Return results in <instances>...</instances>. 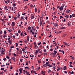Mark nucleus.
<instances>
[{
    "mask_svg": "<svg viewBox=\"0 0 75 75\" xmlns=\"http://www.w3.org/2000/svg\"><path fill=\"white\" fill-rule=\"evenodd\" d=\"M11 59H13V61H14V62H15V61H16V57H11Z\"/></svg>",
    "mask_w": 75,
    "mask_h": 75,
    "instance_id": "f257e3e1",
    "label": "nucleus"
},
{
    "mask_svg": "<svg viewBox=\"0 0 75 75\" xmlns=\"http://www.w3.org/2000/svg\"><path fill=\"white\" fill-rule=\"evenodd\" d=\"M63 8H64V7L62 6H61L60 8H59V9L61 10V11H62V10H63Z\"/></svg>",
    "mask_w": 75,
    "mask_h": 75,
    "instance_id": "f03ea898",
    "label": "nucleus"
},
{
    "mask_svg": "<svg viewBox=\"0 0 75 75\" xmlns=\"http://www.w3.org/2000/svg\"><path fill=\"white\" fill-rule=\"evenodd\" d=\"M40 26H41L42 25V21L41 20L40 21Z\"/></svg>",
    "mask_w": 75,
    "mask_h": 75,
    "instance_id": "7ed1b4c3",
    "label": "nucleus"
},
{
    "mask_svg": "<svg viewBox=\"0 0 75 75\" xmlns=\"http://www.w3.org/2000/svg\"><path fill=\"white\" fill-rule=\"evenodd\" d=\"M51 54L53 55V57H55V54H54L53 52H52V53H51Z\"/></svg>",
    "mask_w": 75,
    "mask_h": 75,
    "instance_id": "20e7f679",
    "label": "nucleus"
},
{
    "mask_svg": "<svg viewBox=\"0 0 75 75\" xmlns=\"http://www.w3.org/2000/svg\"><path fill=\"white\" fill-rule=\"evenodd\" d=\"M64 44V45H68V43H67L64 42H63Z\"/></svg>",
    "mask_w": 75,
    "mask_h": 75,
    "instance_id": "39448f33",
    "label": "nucleus"
},
{
    "mask_svg": "<svg viewBox=\"0 0 75 75\" xmlns=\"http://www.w3.org/2000/svg\"><path fill=\"white\" fill-rule=\"evenodd\" d=\"M38 51H39V53H40V54H41V50L39 49V48H38Z\"/></svg>",
    "mask_w": 75,
    "mask_h": 75,
    "instance_id": "423d86ee",
    "label": "nucleus"
},
{
    "mask_svg": "<svg viewBox=\"0 0 75 75\" xmlns=\"http://www.w3.org/2000/svg\"><path fill=\"white\" fill-rule=\"evenodd\" d=\"M31 20H32V19H33V18H34V15H33V16H31Z\"/></svg>",
    "mask_w": 75,
    "mask_h": 75,
    "instance_id": "0eeeda50",
    "label": "nucleus"
},
{
    "mask_svg": "<svg viewBox=\"0 0 75 75\" xmlns=\"http://www.w3.org/2000/svg\"><path fill=\"white\" fill-rule=\"evenodd\" d=\"M29 36H28L27 38V40L28 41H29Z\"/></svg>",
    "mask_w": 75,
    "mask_h": 75,
    "instance_id": "6e6552de",
    "label": "nucleus"
},
{
    "mask_svg": "<svg viewBox=\"0 0 75 75\" xmlns=\"http://www.w3.org/2000/svg\"><path fill=\"white\" fill-rule=\"evenodd\" d=\"M57 53V52L56 51H54V53L55 55Z\"/></svg>",
    "mask_w": 75,
    "mask_h": 75,
    "instance_id": "1a4fd4ad",
    "label": "nucleus"
},
{
    "mask_svg": "<svg viewBox=\"0 0 75 75\" xmlns=\"http://www.w3.org/2000/svg\"><path fill=\"white\" fill-rule=\"evenodd\" d=\"M66 28L65 27H62L61 28V29H63L64 30H65V29Z\"/></svg>",
    "mask_w": 75,
    "mask_h": 75,
    "instance_id": "9d476101",
    "label": "nucleus"
},
{
    "mask_svg": "<svg viewBox=\"0 0 75 75\" xmlns=\"http://www.w3.org/2000/svg\"><path fill=\"white\" fill-rule=\"evenodd\" d=\"M58 69H57V71H58L59 70H60V69H61V67H58L57 68Z\"/></svg>",
    "mask_w": 75,
    "mask_h": 75,
    "instance_id": "9b49d317",
    "label": "nucleus"
},
{
    "mask_svg": "<svg viewBox=\"0 0 75 75\" xmlns=\"http://www.w3.org/2000/svg\"><path fill=\"white\" fill-rule=\"evenodd\" d=\"M23 71V69H22V68H20L19 69V71Z\"/></svg>",
    "mask_w": 75,
    "mask_h": 75,
    "instance_id": "f8f14e48",
    "label": "nucleus"
},
{
    "mask_svg": "<svg viewBox=\"0 0 75 75\" xmlns=\"http://www.w3.org/2000/svg\"><path fill=\"white\" fill-rule=\"evenodd\" d=\"M12 25H15V22H13L12 23Z\"/></svg>",
    "mask_w": 75,
    "mask_h": 75,
    "instance_id": "ddd939ff",
    "label": "nucleus"
},
{
    "mask_svg": "<svg viewBox=\"0 0 75 75\" xmlns=\"http://www.w3.org/2000/svg\"><path fill=\"white\" fill-rule=\"evenodd\" d=\"M65 17H66L67 18H69V16L68 15H66V16H65Z\"/></svg>",
    "mask_w": 75,
    "mask_h": 75,
    "instance_id": "4468645a",
    "label": "nucleus"
},
{
    "mask_svg": "<svg viewBox=\"0 0 75 75\" xmlns=\"http://www.w3.org/2000/svg\"><path fill=\"white\" fill-rule=\"evenodd\" d=\"M28 29L29 30H30V29H31V27H30V26L28 27Z\"/></svg>",
    "mask_w": 75,
    "mask_h": 75,
    "instance_id": "2eb2a0df",
    "label": "nucleus"
},
{
    "mask_svg": "<svg viewBox=\"0 0 75 75\" xmlns=\"http://www.w3.org/2000/svg\"><path fill=\"white\" fill-rule=\"evenodd\" d=\"M67 25L68 26H71V24L69 23H67Z\"/></svg>",
    "mask_w": 75,
    "mask_h": 75,
    "instance_id": "dca6fc26",
    "label": "nucleus"
},
{
    "mask_svg": "<svg viewBox=\"0 0 75 75\" xmlns=\"http://www.w3.org/2000/svg\"><path fill=\"white\" fill-rule=\"evenodd\" d=\"M7 6H6L4 7V9L5 10H6V9H7Z\"/></svg>",
    "mask_w": 75,
    "mask_h": 75,
    "instance_id": "f3484780",
    "label": "nucleus"
},
{
    "mask_svg": "<svg viewBox=\"0 0 75 75\" xmlns=\"http://www.w3.org/2000/svg\"><path fill=\"white\" fill-rule=\"evenodd\" d=\"M38 50H36V52H35V54H38Z\"/></svg>",
    "mask_w": 75,
    "mask_h": 75,
    "instance_id": "a211bd4d",
    "label": "nucleus"
},
{
    "mask_svg": "<svg viewBox=\"0 0 75 75\" xmlns=\"http://www.w3.org/2000/svg\"><path fill=\"white\" fill-rule=\"evenodd\" d=\"M41 42H40V43H38V45H41Z\"/></svg>",
    "mask_w": 75,
    "mask_h": 75,
    "instance_id": "6ab92c4d",
    "label": "nucleus"
},
{
    "mask_svg": "<svg viewBox=\"0 0 75 75\" xmlns=\"http://www.w3.org/2000/svg\"><path fill=\"white\" fill-rule=\"evenodd\" d=\"M35 12H37V8H35Z\"/></svg>",
    "mask_w": 75,
    "mask_h": 75,
    "instance_id": "aec40b11",
    "label": "nucleus"
},
{
    "mask_svg": "<svg viewBox=\"0 0 75 75\" xmlns=\"http://www.w3.org/2000/svg\"><path fill=\"white\" fill-rule=\"evenodd\" d=\"M54 25V26H56V27H57L58 26V24H55Z\"/></svg>",
    "mask_w": 75,
    "mask_h": 75,
    "instance_id": "412c9836",
    "label": "nucleus"
},
{
    "mask_svg": "<svg viewBox=\"0 0 75 75\" xmlns=\"http://www.w3.org/2000/svg\"><path fill=\"white\" fill-rule=\"evenodd\" d=\"M8 42L9 43H11V40H9L8 41Z\"/></svg>",
    "mask_w": 75,
    "mask_h": 75,
    "instance_id": "4be33fe9",
    "label": "nucleus"
},
{
    "mask_svg": "<svg viewBox=\"0 0 75 75\" xmlns=\"http://www.w3.org/2000/svg\"><path fill=\"white\" fill-rule=\"evenodd\" d=\"M14 19L15 20H16L17 19V17H14Z\"/></svg>",
    "mask_w": 75,
    "mask_h": 75,
    "instance_id": "5701e85b",
    "label": "nucleus"
},
{
    "mask_svg": "<svg viewBox=\"0 0 75 75\" xmlns=\"http://www.w3.org/2000/svg\"><path fill=\"white\" fill-rule=\"evenodd\" d=\"M15 6H16V4H13V7H15Z\"/></svg>",
    "mask_w": 75,
    "mask_h": 75,
    "instance_id": "b1692460",
    "label": "nucleus"
},
{
    "mask_svg": "<svg viewBox=\"0 0 75 75\" xmlns=\"http://www.w3.org/2000/svg\"><path fill=\"white\" fill-rule=\"evenodd\" d=\"M18 33H21V31H20V29L18 30Z\"/></svg>",
    "mask_w": 75,
    "mask_h": 75,
    "instance_id": "393cba45",
    "label": "nucleus"
},
{
    "mask_svg": "<svg viewBox=\"0 0 75 75\" xmlns=\"http://www.w3.org/2000/svg\"><path fill=\"white\" fill-rule=\"evenodd\" d=\"M6 58L8 59H9V58H10V57H8V56H6Z\"/></svg>",
    "mask_w": 75,
    "mask_h": 75,
    "instance_id": "a878e982",
    "label": "nucleus"
},
{
    "mask_svg": "<svg viewBox=\"0 0 75 75\" xmlns=\"http://www.w3.org/2000/svg\"><path fill=\"white\" fill-rule=\"evenodd\" d=\"M24 42L25 43H27V40L25 39V40H24Z\"/></svg>",
    "mask_w": 75,
    "mask_h": 75,
    "instance_id": "bb28decb",
    "label": "nucleus"
},
{
    "mask_svg": "<svg viewBox=\"0 0 75 75\" xmlns=\"http://www.w3.org/2000/svg\"><path fill=\"white\" fill-rule=\"evenodd\" d=\"M13 55L14 57H16V56H17V54H15V53H13Z\"/></svg>",
    "mask_w": 75,
    "mask_h": 75,
    "instance_id": "cd10ccee",
    "label": "nucleus"
},
{
    "mask_svg": "<svg viewBox=\"0 0 75 75\" xmlns=\"http://www.w3.org/2000/svg\"><path fill=\"white\" fill-rule=\"evenodd\" d=\"M16 47H18V43H16Z\"/></svg>",
    "mask_w": 75,
    "mask_h": 75,
    "instance_id": "c85d7f7f",
    "label": "nucleus"
},
{
    "mask_svg": "<svg viewBox=\"0 0 75 75\" xmlns=\"http://www.w3.org/2000/svg\"><path fill=\"white\" fill-rule=\"evenodd\" d=\"M66 67H67L66 66H64V68L65 69H67V68Z\"/></svg>",
    "mask_w": 75,
    "mask_h": 75,
    "instance_id": "c756f323",
    "label": "nucleus"
},
{
    "mask_svg": "<svg viewBox=\"0 0 75 75\" xmlns=\"http://www.w3.org/2000/svg\"><path fill=\"white\" fill-rule=\"evenodd\" d=\"M69 67H71V68H73V66H72V65L71 64H70Z\"/></svg>",
    "mask_w": 75,
    "mask_h": 75,
    "instance_id": "7c9ffc66",
    "label": "nucleus"
},
{
    "mask_svg": "<svg viewBox=\"0 0 75 75\" xmlns=\"http://www.w3.org/2000/svg\"><path fill=\"white\" fill-rule=\"evenodd\" d=\"M10 48H14V46H12L11 47H10Z\"/></svg>",
    "mask_w": 75,
    "mask_h": 75,
    "instance_id": "2f4dec72",
    "label": "nucleus"
},
{
    "mask_svg": "<svg viewBox=\"0 0 75 75\" xmlns=\"http://www.w3.org/2000/svg\"><path fill=\"white\" fill-rule=\"evenodd\" d=\"M38 63H39V64H40L41 63V61H40V60H38Z\"/></svg>",
    "mask_w": 75,
    "mask_h": 75,
    "instance_id": "473e14b6",
    "label": "nucleus"
},
{
    "mask_svg": "<svg viewBox=\"0 0 75 75\" xmlns=\"http://www.w3.org/2000/svg\"><path fill=\"white\" fill-rule=\"evenodd\" d=\"M42 74H44V71H41Z\"/></svg>",
    "mask_w": 75,
    "mask_h": 75,
    "instance_id": "72a5a7b5",
    "label": "nucleus"
},
{
    "mask_svg": "<svg viewBox=\"0 0 75 75\" xmlns=\"http://www.w3.org/2000/svg\"><path fill=\"white\" fill-rule=\"evenodd\" d=\"M8 31H9V32H11V31H12V30H8Z\"/></svg>",
    "mask_w": 75,
    "mask_h": 75,
    "instance_id": "f704fd0d",
    "label": "nucleus"
},
{
    "mask_svg": "<svg viewBox=\"0 0 75 75\" xmlns=\"http://www.w3.org/2000/svg\"><path fill=\"white\" fill-rule=\"evenodd\" d=\"M8 2L9 3L10 2V0H7Z\"/></svg>",
    "mask_w": 75,
    "mask_h": 75,
    "instance_id": "c9c22d12",
    "label": "nucleus"
},
{
    "mask_svg": "<svg viewBox=\"0 0 75 75\" xmlns=\"http://www.w3.org/2000/svg\"><path fill=\"white\" fill-rule=\"evenodd\" d=\"M75 16V14H73L72 15V17H74Z\"/></svg>",
    "mask_w": 75,
    "mask_h": 75,
    "instance_id": "e433bc0d",
    "label": "nucleus"
},
{
    "mask_svg": "<svg viewBox=\"0 0 75 75\" xmlns=\"http://www.w3.org/2000/svg\"><path fill=\"white\" fill-rule=\"evenodd\" d=\"M61 52L62 53H63V54H64V51H63V50H62L61 51Z\"/></svg>",
    "mask_w": 75,
    "mask_h": 75,
    "instance_id": "4c0bfd02",
    "label": "nucleus"
},
{
    "mask_svg": "<svg viewBox=\"0 0 75 75\" xmlns=\"http://www.w3.org/2000/svg\"><path fill=\"white\" fill-rule=\"evenodd\" d=\"M45 66L46 67V68H47V67H48V64H45Z\"/></svg>",
    "mask_w": 75,
    "mask_h": 75,
    "instance_id": "58836bf2",
    "label": "nucleus"
},
{
    "mask_svg": "<svg viewBox=\"0 0 75 75\" xmlns=\"http://www.w3.org/2000/svg\"><path fill=\"white\" fill-rule=\"evenodd\" d=\"M74 74V71H71V74Z\"/></svg>",
    "mask_w": 75,
    "mask_h": 75,
    "instance_id": "ea45409f",
    "label": "nucleus"
},
{
    "mask_svg": "<svg viewBox=\"0 0 75 75\" xmlns=\"http://www.w3.org/2000/svg\"><path fill=\"white\" fill-rule=\"evenodd\" d=\"M40 51H41V52L40 53H41V54H42V50H40Z\"/></svg>",
    "mask_w": 75,
    "mask_h": 75,
    "instance_id": "a19ab883",
    "label": "nucleus"
},
{
    "mask_svg": "<svg viewBox=\"0 0 75 75\" xmlns=\"http://www.w3.org/2000/svg\"><path fill=\"white\" fill-rule=\"evenodd\" d=\"M22 51H25V49H24V48L22 49Z\"/></svg>",
    "mask_w": 75,
    "mask_h": 75,
    "instance_id": "79ce46f5",
    "label": "nucleus"
},
{
    "mask_svg": "<svg viewBox=\"0 0 75 75\" xmlns=\"http://www.w3.org/2000/svg\"><path fill=\"white\" fill-rule=\"evenodd\" d=\"M40 69V67H38V70H39Z\"/></svg>",
    "mask_w": 75,
    "mask_h": 75,
    "instance_id": "37998d69",
    "label": "nucleus"
},
{
    "mask_svg": "<svg viewBox=\"0 0 75 75\" xmlns=\"http://www.w3.org/2000/svg\"><path fill=\"white\" fill-rule=\"evenodd\" d=\"M26 65H28V62H27L26 63Z\"/></svg>",
    "mask_w": 75,
    "mask_h": 75,
    "instance_id": "c03bdc74",
    "label": "nucleus"
},
{
    "mask_svg": "<svg viewBox=\"0 0 75 75\" xmlns=\"http://www.w3.org/2000/svg\"><path fill=\"white\" fill-rule=\"evenodd\" d=\"M26 14V13H24L22 14V15H23V16H25V14Z\"/></svg>",
    "mask_w": 75,
    "mask_h": 75,
    "instance_id": "a18cd8bd",
    "label": "nucleus"
},
{
    "mask_svg": "<svg viewBox=\"0 0 75 75\" xmlns=\"http://www.w3.org/2000/svg\"><path fill=\"white\" fill-rule=\"evenodd\" d=\"M13 68V67H12V66H11V67L10 68V69H12Z\"/></svg>",
    "mask_w": 75,
    "mask_h": 75,
    "instance_id": "49530a36",
    "label": "nucleus"
},
{
    "mask_svg": "<svg viewBox=\"0 0 75 75\" xmlns=\"http://www.w3.org/2000/svg\"><path fill=\"white\" fill-rule=\"evenodd\" d=\"M3 60H4V61H6V58H4L3 59Z\"/></svg>",
    "mask_w": 75,
    "mask_h": 75,
    "instance_id": "de8ad7c7",
    "label": "nucleus"
},
{
    "mask_svg": "<svg viewBox=\"0 0 75 75\" xmlns=\"http://www.w3.org/2000/svg\"><path fill=\"white\" fill-rule=\"evenodd\" d=\"M1 70H4V68H1Z\"/></svg>",
    "mask_w": 75,
    "mask_h": 75,
    "instance_id": "09e8293b",
    "label": "nucleus"
},
{
    "mask_svg": "<svg viewBox=\"0 0 75 75\" xmlns=\"http://www.w3.org/2000/svg\"><path fill=\"white\" fill-rule=\"evenodd\" d=\"M6 30H5L4 32V34H6Z\"/></svg>",
    "mask_w": 75,
    "mask_h": 75,
    "instance_id": "8fccbe9b",
    "label": "nucleus"
},
{
    "mask_svg": "<svg viewBox=\"0 0 75 75\" xmlns=\"http://www.w3.org/2000/svg\"><path fill=\"white\" fill-rule=\"evenodd\" d=\"M33 7V5L32 4H31L30 5V7Z\"/></svg>",
    "mask_w": 75,
    "mask_h": 75,
    "instance_id": "3c124183",
    "label": "nucleus"
},
{
    "mask_svg": "<svg viewBox=\"0 0 75 75\" xmlns=\"http://www.w3.org/2000/svg\"><path fill=\"white\" fill-rule=\"evenodd\" d=\"M13 38H16V36L14 35H13Z\"/></svg>",
    "mask_w": 75,
    "mask_h": 75,
    "instance_id": "603ef678",
    "label": "nucleus"
},
{
    "mask_svg": "<svg viewBox=\"0 0 75 75\" xmlns=\"http://www.w3.org/2000/svg\"><path fill=\"white\" fill-rule=\"evenodd\" d=\"M34 29V26H32V30H33Z\"/></svg>",
    "mask_w": 75,
    "mask_h": 75,
    "instance_id": "864d4df0",
    "label": "nucleus"
},
{
    "mask_svg": "<svg viewBox=\"0 0 75 75\" xmlns=\"http://www.w3.org/2000/svg\"><path fill=\"white\" fill-rule=\"evenodd\" d=\"M6 71H7V69H6L4 70V72H6Z\"/></svg>",
    "mask_w": 75,
    "mask_h": 75,
    "instance_id": "5fc2aeb1",
    "label": "nucleus"
},
{
    "mask_svg": "<svg viewBox=\"0 0 75 75\" xmlns=\"http://www.w3.org/2000/svg\"><path fill=\"white\" fill-rule=\"evenodd\" d=\"M43 51L44 52H46V51H47V50H46L45 49V50H44Z\"/></svg>",
    "mask_w": 75,
    "mask_h": 75,
    "instance_id": "6e6d98bb",
    "label": "nucleus"
},
{
    "mask_svg": "<svg viewBox=\"0 0 75 75\" xmlns=\"http://www.w3.org/2000/svg\"><path fill=\"white\" fill-rule=\"evenodd\" d=\"M28 8V7H27V6H25V8Z\"/></svg>",
    "mask_w": 75,
    "mask_h": 75,
    "instance_id": "4d7b16f0",
    "label": "nucleus"
},
{
    "mask_svg": "<svg viewBox=\"0 0 75 75\" xmlns=\"http://www.w3.org/2000/svg\"><path fill=\"white\" fill-rule=\"evenodd\" d=\"M64 72V73H65V74H67L68 72H67V71H65Z\"/></svg>",
    "mask_w": 75,
    "mask_h": 75,
    "instance_id": "13d9d810",
    "label": "nucleus"
},
{
    "mask_svg": "<svg viewBox=\"0 0 75 75\" xmlns=\"http://www.w3.org/2000/svg\"><path fill=\"white\" fill-rule=\"evenodd\" d=\"M62 6H63V7H64V6H65V4H62Z\"/></svg>",
    "mask_w": 75,
    "mask_h": 75,
    "instance_id": "bf43d9fd",
    "label": "nucleus"
},
{
    "mask_svg": "<svg viewBox=\"0 0 75 75\" xmlns=\"http://www.w3.org/2000/svg\"><path fill=\"white\" fill-rule=\"evenodd\" d=\"M3 37L5 38V37H7V36H6V35H4L3 36Z\"/></svg>",
    "mask_w": 75,
    "mask_h": 75,
    "instance_id": "052dcab7",
    "label": "nucleus"
},
{
    "mask_svg": "<svg viewBox=\"0 0 75 75\" xmlns=\"http://www.w3.org/2000/svg\"><path fill=\"white\" fill-rule=\"evenodd\" d=\"M30 32H31V33H32L33 32V30H31V29L30 30Z\"/></svg>",
    "mask_w": 75,
    "mask_h": 75,
    "instance_id": "680f3d73",
    "label": "nucleus"
},
{
    "mask_svg": "<svg viewBox=\"0 0 75 75\" xmlns=\"http://www.w3.org/2000/svg\"><path fill=\"white\" fill-rule=\"evenodd\" d=\"M1 54L2 55H3V54H4V52H2L1 53Z\"/></svg>",
    "mask_w": 75,
    "mask_h": 75,
    "instance_id": "e2e57ef3",
    "label": "nucleus"
},
{
    "mask_svg": "<svg viewBox=\"0 0 75 75\" xmlns=\"http://www.w3.org/2000/svg\"><path fill=\"white\" fill-rule=\"evenodd\" d=\"M32 34L34 35V32H32Z\"/></svg>",
    "mask_w": 75,
    "mask_h": 75,
    "instance_id": "0e129e2a",
    "label": "nucleus"
},
{
    "mask_svg": "<svg viewBox=\"0 0 75 75\" xmlns=\"http://www.w3.org/2000/svg\"><path fill=\"white\" fill-rule=\"evenodd\" d=\"M37 45H35L34 48H35L36 47H37Z\"/></svg>",
    "mask_w": 75,
    "mask_h": 75,
    "instance_id": "69168bd1",
    "label": "nucleus"
},
{
    "mask_svg": "<svg viewBox=\"0 0 75 75\" xmlns=\"http://www.w3.org/2000/svg\"><path fill=\"white\" fill-rule=\"evenodd\" d=\"M60 7V6H57V8H59Z\"/></svg>",
    "mask_w": 75,
    "mask_h": 75,
    "instance_id": "338daca9",
    "label": "nucleus"
},
{
    "mask_svg": "<svg viewBox=\"0 0 75 75\" xmlns=\"http://www.w3.org/2000/svg\"><path fill=\"white\" fill-rule=\"evenodd\" d=\"M48 66H49V67H51V64H48Z\"/></svg>",
    "mask_w": 75,
    "mask_h": 75,
    "instance_id": "774afa93",
    "label": "nucleus"
}]
</instances>
